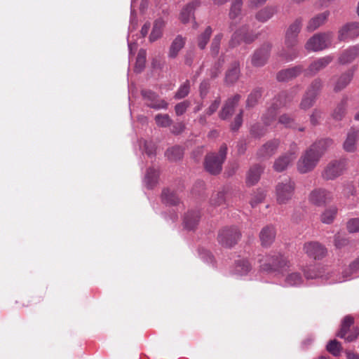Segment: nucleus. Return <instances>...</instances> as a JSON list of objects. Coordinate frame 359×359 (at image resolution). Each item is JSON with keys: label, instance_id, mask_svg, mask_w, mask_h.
<instances>
[{"label": "nucleus", "instance_id": "nucleus-1", "mask_svg": "<svg viewBox=\"0 0 359 359\" xmlns=\"http://www.w3.org/2000/svg\"><path fill=\"white\" fill-rule=\"evenodd\" d=\"M302 22V18H297L285 32L284 44L286 50H283L281 56L287 61L294 60L299 55L297 46L298 44V34L301 31Z\"/></svg>", "mask_w": 359, "mask_h": 359}, {"label": "nucleus", "instance_id": "nucleus-2", "mask_svg": "<svg viewBox=\"0 0 359 359\" xmlns=\"http://www.w3.org/2000/svg\"><path fill=\"white\" fill-rule=\"evenodd\" d=\"M227 154V146L226 144L221 145L218 154L210 153L205 156L204 168L211 175H218L222 170L224 163Z\"/></svg>", "mask_w": 359, "mask_h": 359}, {"label": "nucleus", "instance_id": "nucleus-3", "mask_svg": "<svg viewBox=\"0 0 359 359\" xmlns=\"http://www.w3.org/2000/svg\"><path fill=\"white\" fill-rule=\"evenodd\" d=\"M295 187V182L290 178L278 182L276 186L277 203L280 205L288 203L294 194Z\"/></svg>", "mask_w": 359, "mask_h": 359}, {"label": "nucleus", "instance_id": "nucleus-4", "mask_svg": "<svg viewBox=\"0 0 359 359\" xmlns=\"http://www.w3.org/2000/svg\"><path fill=\"white\" fill-rule=\"evenodd\" d=\"M319 154H315L311 148L307 149L297 162V171L301 174L311 172L320 161Z\"/></svg>", "mask_w": 359, "mask_h": 359}, {"label": "nucleus", "instance_id": "nucleus-5", "mask_svg": "<svg viewBox=\"0 0 359 359\" xmlns=\"http://www.w3.org/2000/svg\"><path fill=\"white\" fill-rule=\"evenodd\" d=\"M241 237V233L236 226H226L219 231L217 241L222 247L230 248L237 244Z\"/></svg>", "mask_w": 359, "mask_h": 359}, {"label": "nucleus", "instance_id": "nucleus-6", "mask_svg": "<svg viewBox=\"0 0 359 359\" xmlns=\"http://www.w3.org/2000/svg\"><path fill=\"white\" fill-rule=\"evenodd\" d=\"M332 38V32L316 34L307 41L305 48L314 52L323 50L331 45Z\"/></svg>", "mask_w": 359, "mask_h": 359}, {"label": "nucleus", "instance_id": "nucleus-7", "mask_svg": "<svg viewBox=\"0 0 359 359\" xmlns=\"http://www.w3.org/2000/svg\"><path fill=\"white\" fill-rule=\"evenodd\" d=\"M346 168L345 159L333 160L324 168L321 177L325 180H334L343 174Z\"/></svg>", "mask_w": 359, "mask_h": 359}, {"label": "nucleus", "instance_id": "nucleus-8", "mask_svg": "<svg viewBox=\"0 0 359 359\" xmlns=\"http://www.w3.org/2000/svg\"><path fill=\"white\" fill-rule=\"evenodd\" d=\"M288 260L281 254H276L273 256L267 257L266 262L261 264L262 271H278L284 270L288 267Z\"/></svg>", "mask_w": 359, "mask_h": 359}, {"label": "nucleus", "instance_id": "nucleus-9", "mask_svg": "<svg viewBox=\"0 0 359 359\" xmlns=\"http://www.w3.org/2000/svg\"><path fill=\"white\" fill-rule=\"evenodd\" d=\"M298 151L297 146L292 143L290 150L285 154L279 156L273 163V168L276 172H283L286 170L289 165L296 159Z\"/></svg>", "mask_w": 359, "mask_h": 359}, {"label": "nucleus", "instance_id": "nucleus-10", "mask_svg": "<svg viewBox=\"0 0 359 359\" xmlns=\"http://www.w3.org/2000/svg\"><path fill=\"white\" fill-rule=\"evenodd\" d=\"M272 45L271 43H264L259 48H257L251 57V63L254 67L264 66L270 55Z\"/></svg>", "mask_w": 359, "mask_h": 359}, {"label": "nucleus", "instance_id": "nucleus-11", "mask_svg": "<svg viewBox=\"0 0 359 359\" xmlns=\"http://www.w3.org/2000/svg\"><path fill=\"white\" fill-rule=\"evenodd\" d=\"M333 60L334 56L331 55L313 60L306 69L305 73L306 76H313L316 75L319 72L325 69Z\"/></svg>", "mask_w": 359, "mask_h": 359}, {"label": "nucleus", "instance_id": "nucleus-12", "mask_svg": "<svg viewBox=\"0 0 359 359\" xmlns=\"http://www.w3.org/2000/svg\"><path fill=\"white\" fill-rule=\"evenodd\" d=\"M144 100L146 101V104L154 109H166L168 107V104L164 100L159 99L158 95L150 90H142L141 91Z\"/></svg>", "mask_w": 359, "mask_h": 359}, {"label": "nucleus", "instance_id": "nucleus-13", "mask_svg": "<svg viewBox=\"0 0 359 359\" xmlns=\"http://www.w3.org/2000/svg\"><path fill=\"white\" fill-rule=\"evenodd\" d=\"M332 199V194L325 189H315L309 195V201L311 203L323 206L330 202Z\"/></svg>", "mask_w": 359, "mask_h": 359}, {"label": "nucleus", "instance_id": "nucleus-14", "mask_svg": "<svg viewBox=\"0 0 359 359\" xmlns=\"http://www.w3.org/2000/svg\"><path fill=\"white\" fill-rule=\"evenodd\" d=\"M304 251L310 257L320 259L327 254V249L318 242L311 241L304 244Z\"/></svg>", "mask_w": 359, "mask_h": 359}, {"label": "nucleus", "instance_id": "nucleus-15", "mask_svg": "<svg viewBox=\"0 0 359 359\" xmlns=\"http://www.w3.org/2000/svg\"><path fill=\"white\" fill-rule=\"evenodd\" d=\"M248 29L246 26H243L233 32L231 36V39L229 41V45L231 47H235L240 43L241 41H243L246 43H250L257 39V35L245 33Z\"/></svg>", "mask_w": 359, "mask_h": 359}, {"label": "nucleus", "instance_id": "nucleus-16", "mask_svg": "<svg viewBox=\"0 0 359 359\" xmlns=\"http://www.w3.org/2000/svg\"><path fill=\"white\" fill-rule=\"evenodd\" d=\"M304 71L302 65L287 68L279 71L276 74V79L280 82H287L299 76Z\"/></svg>", "mask_w": 359, "mask_h": 359}, {"label": "nucleus", "instance_id": "nucleus-17", "mask_svg": "<svg viewBox=\"0 0 359 359\" xmlns=\"http://www.w3.org/2000/svg\"><path fill=\"white\" fill-rule=\"evenodd\" d=\"M241 99V95L240 94H235L234 95L229 97L226 100L221 111L219 112V117L224 120L229 118L233 114L234 109L238 105Z\"/></svg>", "mask_w": 359, "mask_h": 359}, {"label": "nucleus", "instance_id": "nucleus-18", "mask_svg": "<svg viewBox=\"0 0 359 359\" xmlns=\"http://www.w3.org/2000/svg\"><path fill=\"white\" fill-rule=\"evenodd\" d=\"M241 76V65L238 60L232 62L225 73L224 82L227 86L235 84Z\"/></svg>", "mask_w": 359, "mask_h": 359}, {"label": "nucleus", "instance_id": "nucleus-19", "mask_svg": "<svg viewBox=\"0 0 359 359\" xmlns=\"http://www.w3.org/2000/svg\"><path fill=\"white\" fill-rule=\"evenodd\" d=\"M359 56V43L344 50L338 57V62L345 65L351 63Z\"/></svg>", "mask_w": 359, "mask_h": 359}, {"label": "nucleus", "instance_id": "nucleus-20", "mask_svg": "<svg viewBox=\"0 0 359 359\" xmlns=\"http://www.w3.org/2000/svg\"><path fill=\"white\" fill-rule=\"evenodd\" d=\"M278 13L276 6L268 5L257 11L255 15L257 21L261 23H266Z\"/></svg>", "mask_w": 359, "mask_h": 359}, {"label": "nucleus", "instance_id": "nucleus-21", "mask_svg": "<svg viewBox=\"0 0 359 359\" xmlns=\"http://www.w3.org/2000/svg\"><path fill=\"white\" fill-rule=\"evenodd\" d=\"M359 138V130L351 128L346 135L343 144V149L347 152H354L357 149V142Z\"/></svg>", "mask_w": 359, "mask_h": 359}, {"label": "nucleus", "instance_id": "nucleus-22", "mask_svg": "<svg viewBox=\"0 0 359 359\" xmlns=\"http://www.w3.org/2000/svg\"><path fill=\"white\" fill-rule=\"evenodd\" d=\"M276 231L273 226H264L259 233V239L263 247L270 246L275 241Z\"/></svg>", "mask_w": 359, "mask_h": 359}, {"label": "nucleus", "instance_id": "nucleus-23", "mask_svg": "<svg viewBox=\"0 0 359 359\" xmlns=\"http://www.w3.org/2000/svg\"><path fill=\"white\" fill-rule=\"evenodd\" d=\"M279 144L280 141L278 139H273L267 142L258 150L257 156L259 158H270L276 152Z\"/></svg>", "mask_w": 359, "mask_h": 359}, {"label": "nucleus", "instance_id": "nucleus-24", "mask_svg": "<svg viewBox=\"0 0 359 359\" xmlns=\"http://www.w3.org/2000/svg\"><path fill=\"white\" fill-rule=\"evenodd\" d=\"M355 69L356 68L354 67L341 74L334 84V90L335 92L342 90L349 84L353 77Z\"/></svg>", "mask_w": 359, "mask_h": 359}, {"label": "nucleus", "instance_id": "nucleus-25", "mask_svg": "<svg viewBox=\"0 0 359 359\" xmlns=\"http://www.w3.org/2000/svg\"><path fill=\"white\" fill-rule=\"evenodd\" d=\"M186 41L187 39L185 37L180 34L177 35L170 46L168 57L172 59L175 58L180 51L184 47Z\"/></svg>", "mask_w": 359, "mask_h": 359}, {"label": "nucleus", "instance_id": "nucleus-26", "mask_svg": "<svg viewBox=\"0 0 359 359\" xmlns=\"http://www.w3.org/2000/svg\"><path fill=\"white\" fill-rule=\"evenodd\" d=\"M201 215L198 211L191 210L189 211L184 217L183 224L184 226L187 230H193L198 224L200 221Z\"/></svg>", "mask_w": 359, "mask_h": 359}, {"label": "nucleus", "instance_id": "nucleus-27", "mask_svg": "<svg viewBox=\"0 0 359 359\" xmlns=\"http://www.w3.org/2000/svg\"><path fill=\"white\" fill-rule=\"evenodd\" d=\"M329 15L330 13L328 11H325L319 13L310 19L306 25V30L311 32L317 29L326 22Z\"/></svg>", "mask_w": 359, "mask_h": 359}, {"label": "nucleus", "instance_id": "nucleus-28", "mask_svg": "<svg viewBox=\"0 0 359 359\" xmlns=\"http://www.w3.org/2000/svg\"><path fill=\"white\" fill-rule=\"evenodd\" d=\"M333 144V140L330 138L319 140L311 144V148L315 154H319L320 158L324 153Z\"/></svg>", "mask_w": 359, "mask_h": 359}, {"label": "nucleus", "instance_id": "nucleus-29", "mask_svg": "<svg viewBox=\"0 0 359 359\" xmlns=\"http://www.w3.org/2000/svg\"><path fill=\"white\" fill-rule=\"evenodd\" d=\"M200 2L198 1H192L186 5L180 13V20L182 22L186 24L189 22L190 19L193 17L195 9L199 6Z\"/></svg>", "mask_w": 359, "mask_h": 359}, {"label": "nucleus", "instance_id": "nucleus-30", "mask_svg": "<svg viewBox=\"0 0 359 359\" xmlns=\"http://www.w3.org/2000/svg\"><path fill=\"white\" fill-rule=\"evenodd\" d=\"M263 171L264 168L260 165L252 166L247 174L246 183L250 186L255 184L259 180Z\"/></svg>", "mask_w": 359, "mask_h": 359}, {"label": "nucleus", "instance_id": "nucleus-31", "mask_svg": "<svg viewBox=\"0 0 359 359\" xmlns=\"http://www.w3.org/2000/svg\"><path fill=\"white\" fill-rule=\"evenodd\" d=\"M262 88H255L250 93L245 101V108L247 109L254 108L258 104L259 100L262 97Z\"/></svg>", "mask_w": 359, "mask_h": 359}, {"label": "nucleus", "instance_id": "nucleus-32", "mask_svg": "<svg viewBox=\"0 0 359 359\" xmlns=\"http://www.w3.org/2000/svg\"><path fill=\"white\" fill-rule=\"evenodd\" d=\"M165 25V22L162 18H158L154 21L151 32L149 37L151 42L156 41L161 37Z\"/></svg>", "mask_w": 359, "mask_h": 359}, {"label": "nucleus", "instance_id": "nucleus-33", "mask_svg": "<svg viewBox=\"0 0 359 359\" xmlns=\"http://www.w3.org/2000/svg\"><path fill=\"white\" fill-rule=\"evenodd\" d=\"M348 105V98L344 97L334 109L332 116L336 121H341L345 116Z\"/></svg>", "mask_w": 359, "mask_h": 359}, {"label": "nucleus", "instance_id": "nucleus-34", "mask_svg": "<svg viewBox=\"0 0 359 359\" xmlns=\"http://www.w3.org/2000/svg\"><path fill=\"white\" fill-rule=\"evenodd\" d=\"M161 200L163 203L168 205H177L180 203V199L177 194L168 189L163 190Z\"/></svg>", "mask_w": 359, "mask_h": 359}, {"label": "nucleus", "instance_id": "nucleus-35", "mask_svg": "<svg viewBox=\"0 0 359 359\" xmlns=\"http://www.w3.org/2000/svg\"><path fill=\"white\" fill-rule=\"evenodd\" d=\"M158 176L159 172L158 170L153 168L147 169L144 177V183L147 188L152 189L158 183Z\"/></svg>", "mask_w": 359, "mask_h": 359}, {"label": "nucleus", "instance_id": "nucleus-36", "mask_svg": "<svg viewBox=\"0 0 359 359\" xmlns=\"http://www.w3.org/2000/svg\"><path fill=\"white\" fill-rule=\"evenodd\" d=\"M294 98V95L287 92H281L273 99V104L280 109V107H285L288 103H290Z\"/></svg>", "mask_w": 359, "mask_h": 359}, {"label": "nucleus", "instance_id": "nucleus-37", "mask_svg": "<svg viewBox=\"0 0 359 359\" xmlns=\"http://www.w3.org/2000/svg\"><path fill=\"white\" fill-rule=\"evenodd\" d=\"M323 87V81L320 78L318 77L314 79L311 82L305 93H308L309 95H311V96L317 97L319 93H320Z\"/></svg>", "mask_w": 359, "mask_h": 359}, {"label": "nucleus", "instance_id": "nucleus-38", "mask_svg": "<svg viewBox=\"0 0 359 359\" xmlns=\"http://www.w3.org/2000/svg\"><path fill=\"white\" fill-rule=\"evenodd\" d=\"M165 154L169 161H177L182 158L184 156V150L180 146H174L168 149Z\"/></svg>", "mask_w": 359, "mask_h": 359}, {"label": "nucleus", "instance_id": "nucleus-39", "mask_svg": "<svg viewBox=\"0 0 359 359\" xmlns=\"http://www.w3.org/2000/svg\"><path fill=\"white\" fill-rule=\"evenodd\" d=\"M337 212L338 210L337 207L331 206L329 208H327L320 215V221L323 224H332L336 217Z\"/></svg>", "mask_w": 359, "mask_h": 359}, {"label": "nucleus", "instance_id": "nucleus-40", "mask_svg": "<svg viewBox=\"0 0 359 359\" xmlns=\"http://www.w3.org/2000/svg\"><path fill=\"white\" fill-rule=\"evenodd\" d=\"M354 323V318L351 316H346L341 321V328L337 336L341 339L345 338L348 332L350 331L351 326Z\"/></svg>", "mask_w": 359, "mask_h": 359}, {"label": "nucleus", "instance_id": "nucleus-41", "mask_svg": "<svg viewBox=\"0 0 359 359\" xmlns=\"http://www.w3.org/2000/svg\"><path fill=\"white\" fill-rule=\"evenodd\" d=\"M278 107L272 103L271 106L269 107L266 111L263 114L262 118L266 126H270L273 121L276 119L278 110Z\"/></svg>", "mask_w": 359, "mask_h": 359}, {"label": "nucleus", "instance_id": "nucleus-42", "mask_svg": "<svg viewBox=\"0 0 359 359\" xmlns=\"http://www.w3.org/2000/svg\"><path fill=\"white\" fill-rule=\"evenodd\" d=\"M251 269L252 266L247 259H238L235 262V273L238 275H246Z\"/></svg>", "mask_w": 359, "mask_h": 359}, {"label": "nucleus", "instance_id": "nucleus-43", "mask_svg": "<svg viewBox=\"0 0 359 359\" xmlns=\"http://www.w3.org/2000/svg\"><path fill=\"white\" fill-rule=\"evenodd\" d=\"M212 33L211 27L208 26L204 32L199 34L197 37V44L200 49L203 50L209 42L210 38Z\"/></svg>", "mask_w": 359, "mask_h": 359}, {"label": "nucleus", "instance_id": "nucleus-44", "mask_svg": "<svg viewBox=\"0 0 359 359\" xmlns=\"http://www.w3.org/2000/svg\"><path fill=\"white\" fill-rule=\"evenodd\" d=\"M243 0H233L231 4L229 17L231 20H236L241 13Z\"/></svg>", "mask_w": 359, "mask_h": 359}, {"label": "nucleus", "instance_id": "nucleus-45", "mask_svg": "<svg viewBox=\"0 0 359 359\" xmlns=\"http://www.w3.org/2000/svg\"><path fill=\"white\" fill-rule=\"evenodd\" d=\"M285 283L287 286H299L302 284L303 278L299 273L294 272L287 276Z\"/></svg>", "mask_w": 359, "mask_h": 359}, {"label": "nucleus", "instance_id": "nucleus-46", "mask_svg": "<svg viewBox=\"0 0 359 359\" xmlns=\"http://www.w3.org/2000/svg\"><path fill=\"white\" fill-rule=\"evenodd\" d=\"M146 63V51L144 49H140L137 53L135 71L137 73H140L145 67Z\"/></svg>", "mask_w": 359, "mask_h": 359}, {"label": "nucleus", "instance_id": "nucleus-47", "mask_svg": "<svg viewBox=\"0 0 359 359\" xmlns=\"http://www.w3.org/2000/svg\"><path fill=\"white\" fill-rule=\"evenodd\" d=\"M316 98L317 97L314 96H311V95L304 93L299 104V108L304 111L308 110L313 106Z\"/></svg>", "mask_w": 359, "mask_h": 359}, {"label": "nucleus", "instance_id": "nucleus-48", "mask_svg": "<svg viewBox=\"0 0 359 359\" xmlns=\"http://www.w3.org/2000/svg\"><path fill=\"white\" fill-rule=\"evenodd\" d=\"M225 192L224 191H219L212 195L210 198V205L215 207L222 205L225 203Z\"/></svg>", "mask_w": 359, "mask_h": 359}, {"label": "nucleus", "instance_id": "nucleus-49", "mask_svg": "<svg viewBox=\"0 0 359 359\" xmlns=\"http://www.w3.org/2000/svg\"><path fill=\"white\" fill-rule=\"evenodd\" d=\"M326 349L334 356H339L341 354L342 347L339 341L336 339H333L328 342Z\"/></svg>", "mask_w": 359, "mask_h": 359}, {"label": "nucleus", "instance_id": "nucleus-50", "mask_svg": "<svg viewBox=\"0 0 359 359\" xmlns=\"http://www.w3.org/2000/svg\"><path fill=\"white\" fill-rule=\"evenodd\" d=\"M154 119L156 123L159 127L167 128L172 124V120L170 118L168 114H158L156 115Z\"/></svg>", "mask_w": 359, "mask_h": 359}, {"label": "nucleus", "instance_id": "nucleus-51", "mask_svg": "<svg viewBox=\"0 0 359 359\" xmlns=\"http://www.w3.org/2000/svg\"><path fill=\"white\" fill-rule=\"evenodd\" d=\"M222 37V34H217L214 36L212 41L210 45V53L213 57H216L219 53L220 43Z\"/></svg>", "mask_w": 359, "mask_h": 359}, {"label": "nucleus", "instance_id": "nucleus-52", "mask_svg": "<svg viewBox=\"0 0 359 359\" xmlns=\"http://www.w3.org/2000/svg\"><path fill=\"white\" fill-rule=\"evenodd\" d=\"M190 91V83L189 81L187 80L183 84H182L175 93L174 97L177 100L182 99L187 97Z\"/></svg>", "mask_w": 359, "mask_h": 359}, {"label": "nucleus", "instance_id": "nucleus-53", "mask_svg": "<svg viewBox=\"0 0 359 359\" xmlns=\"http://www.w3.org/2000/svg\"><path fill=\"white\" fill-rule=\"evenodd\" d=\"M348 39H351V29L348 23L344 25L338 32V39L339 41H345Z\"/></svg>", "mask_w": 359, "mask_h": 359}, {"label": "nucleus", "instance_id": "nucleus-54", "mask_svg": "<svg viewBox=\"0 0 359 359\" xmlns=\"http://www.w3.org/2000/svg\"><path fill=\"white\" fill-rule=\"evenodd\" d=\"M250 133L255 137H261L266 134V129L264 126H262L259 124H255L252 126Z\"/></svg>", "mask_w": 359, "mask_h": 359}, {"label": "nucleus", "instance_id": "nucleus-55", "mask_svg": "<svg viewBox=\"0 0 359 359\" xmlns=\"http://www.w3.org/2000/svg\"><path fill=\"white\" fill-rule=\"evenodd\" d=\"M322 111L318 109H314L312 114L310 116L311 124L316 126L320 123V121L322 118Z\"/></svg>", "mask_w": 359, "mask_h": 359}, {"label": "nucleus", "instance_id": "nucleus-56", "mask_svg": "<svg viewBox=\"0 0 359 359\" xmlns=\"http://www.w3.org/2000/svg\"><path fill=\"white\" fill-rule=\"evenodd\" d=\"M243 110L241 109L239 113L234 118L233 122L231 125V128L233 131H236L239 129L243 123Z\"/></svg>", "mask_w": 359, "mask_h": 359}, {"label": "nucleus", "instance_id": "nucleus-57", "mask_svg": "<svg viewBox=\"0 0 359 359\" xmlns=\"http://www.w3.org/2000/svg\"><path fill=\"white\" fill-rule=\"evenodd\" d=\"M347 229L350 233L359 231V218H353L347 222Z\"/></svg>", "mask_w": 359, "mask_h": 359}, {"label": "nucleus", "instance_id": "nucleus-58", "mask_svg": "<svg viewBox=\"0 0 359 359\" xmlns=\"http://www.w3.org/2000/svg\"><path fill=\"white\" fill-rule=\"evenodd\" d=\"M294 118L287 114H283L278 118V123L285 127H292L294 123Z\"/></svg>", "mask_w": 359, "mask_h": 359}, {"label": "nucleus", "instance_id": "nucleus-59", "mask_svg": "<svg viewBox=\"0 0 359 359\" xmlns=\"http://www.w3.org/2000/svg\"><path fill=\"white\" fill-rule=\"evenodd\" d=\"M223 62L224 60H222V61L219 60L210 69V76L212 79H215L220 74Z\"/></svg>", "mask_w": 359, "mask_h": 359}, {"label": "nucleus", "instance_id": "nucleus-60", "mask_svg": "<svg viewBox=\"0 0 359 359\" xmlns=\"http://www.w3.org/2000/svg\"><path fill=\"white\" fill-rule=\"evenodd\" d=\"M189 104L190 103L189 101H184L177 104L175 107V111L176 114L177 116L182 115L186 111L187 108L189 107Z\"/></svg>", "mask_w": 359, "mask_h": 359}, {"label": "nucleus", "instance_id": "nucleus-61", "mask_svg": "<svg viewBox=\"0 0 359 359\" xmlns=\"http://www.w3.org/2000/svg\"><path fill=\"white\" fill-rule=\"evenodd\" d=\"M221 102L220 97L216 98L213 102L210 105V107L207 109L205 114L208 116H211L218 109Z\"/></svg>", "mask_w": 359, "mask_h": 359}, {"label": "nucleus", "instance_id": "nucleus-62", "mask_svg": "<svg viewBox=\"0 0 359 359\" xmlns=\"http://www.w3.org/2000/svg\"><path fill=\"white\" fill-rule=\"evenodd\" d=\"M265 196L266 195L264 191H258L253 196V198H252V200L250 201V204H251L252 207H255L258 203L262 202L264 201V199L265 198Z\"/></svg>", "mask_w": 359, "mask_h": 359}, {"label": "nucleus", "instance_id": "nucleus-63", "mask_svg": "<svg viewBox=\"0 0 359 359\" xmlns=\"http://www.w3.org/2000/svg\"><path fill=\"white\" fill-rule=\"evenodd\" d=\"M210 82L208 80L203 81L199 86V93L202 98H204L209 90Z\"/></svg>", "mask_w": 359, "mask_h": 359}, {"label": "nucleus", "instance_id": "nucleus-64", "mask_svg": "<svg viewBox=\"0 0 359 359\" xmlns=\"http://www.w3.org/2000/svg\"><path fill=\"white\" fill-rule=\"evenodd\" d=\"M184 129L185 125L182 122H177L172 126L170 132L171 133L177 135L182 133Z\"/></svg>", "mask_w": 359, "mask_h": 359}]
</instances>
